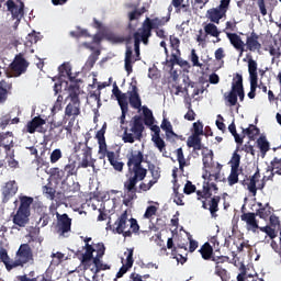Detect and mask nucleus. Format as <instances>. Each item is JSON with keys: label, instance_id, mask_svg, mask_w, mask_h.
Here are the masks:
<instances>
[{"label": "nucleus", "instance_id": "nucleus-10", "mask_svg": "<svg viewBox=\"0 0 281 281\" xmlns=\"http://www.w3.org/2000/svg\"><path fill=\"white\" fill-rule=\"evenodd\" d=\"M231 8V0H221L218 7H213L206 12L207 18L213 23L220 24L223 18H227L228 9Z\"/></svg>", "mask_w": 281, "mask_h": 281}, {"label": "nucleus", "instance_id": "nucleus-19", "mask_svg": "<svg viewBox=\"0 0 281 281\" xmlns=\"http://www.w3.org/2000/svg\"><path fill=\"white\" fill-rule=\"evenodd\" d=\"M220 202H221V196H218V195L211 198L209 203L206 200H203L202 209L210 211L212 217H216L217 212L220 211Z\"/></svg>", "mask_w": 281, "mask_h": 281}, {"label": "nucleus", "instance_id": "nucleus-4", "mask_svg": "<svg viewBox=\"0 0 281 281\" xmlns=\"http://www.w3.org/2000/svg\"><path fill=\"white\" fill-rule=\"evenodd\" d=\"M145 131L144 119L139 114H135L132 119L131 123V132H128V127L125 126L123 133V142L133 144L135 140H142L143 134Z\"/></svg>", "mask_w": 281, "mask_h": 281}, {"label": "nucleus", "instance_id": "nucleus-8", "mask_svg": "<svg viewBox=\"0 0 281 281\" xmlns=\"http://www.w3.org/2000/svg\"><path fill=\"white\" fill-rule=\"evenodd\" d=\"M171 15L168 14L165 18H146L147 19V31H148V40L153 36V30H155L156 35L158 38H166V31L162 26H166L169 23Z\"/></svg>", "mask_w": 281, "mask_h": 281}, {"label": "nucleus", "instance_id": "nucleus-15", "mask_svg": "<svg viewBox=\"0 0 281 281\" xmlns=\"http://www.w3.org/2000/svg\"><path fill=\"white\" fill-rule=\"evenodd\" d=\"M258 213L246 212L241 213L240 218L246 224L247 232L257 233L260 229L259 221L257 218Z\"/></svg>", "mask_w": 281, "mask_h": 281}, {"label": "nucleus", "instance_id": "nucleus-6", "mask_svg": "<svg viewBox=\"0 0 281 281\" xmlns=\"http://www.w3.org/2000/svg\"><path fill=\"white\" fill-rule=\"evenodd\" d=\"M226 100L231 104V106H236L239 101L243 102L246 98L245 89H244V78L239 72L233 78L232 89L227 95H225Z\"/></svg>", "mask_w": 281, "mask_h": 281}, {"label": "nucleus", "instance_id": "nucleus-16", "mask_svg": "<svg viewBox=\"0 0 281 281\" xmlns=\"http://www.w3.org/2000/svg\"><path fill=\"white\" fill-rule=\"evenodd\" d=\"M57 217V232L59 235H65V233L71 232V218L68 213H56Z\"/></svg>", "mask_w": 281, "mask_h": 281}, {"label": "nucleus", "instance_id": "nucleus-7", "mask_svg": "<svg viewBox=\"0 0 281 281\" xmlns=\"http://www.w3.org/2000/svg\"><path fill=\"white\" fill-rule=\"evenodd\" d=\"M31 260H34L32 248L29 243H23L18 250V259L11 263H5V268L8 271H11L13 268H18L19 266L27 265Z\"/></svg>", "mask_w": 281, "mask_h": 281}, {"label": "nucleus", "instance_id": "nucleus-53", "mask_svg": "<svg viewBox=\"0 0 281 281\" xmlns=\"http://www.w3.org/2000/svg\"><path fill=\"white\" fill-rule=\"evenodd\" d=\"M271 214H272V210L269 203H266V205H263L262 209L257 210V215H259V217L261 218L270 217Z\"/></svg>", "mask_w": 281, "mask_h": 281}, {"label": "nucleus", "instance_id": "nucleus-57", "mask_svg": "<svg viewBox=\"0 0 281 281\" xmlns=\"http://www.w3.org/2000/svg\"><path fill=\"white\" fill-rule=\"evenodd\" d=\"M100 54V50L92 52V54L88 57L86 65L89 66V68H93L97 60L99 59Z\"/></svg>", "mask_w": 281, "mask_h": 281}, {"label": "nucleus", "instance_id": "nucleus-25", "mask_svg": "<svg viewBox=\"0 0 281 281\" xmlns=\"http://www.w3.org/2000/svg\"><path fill=\"white\" fill-rule=\"evenodd\" d=\"M92 238H86L85 241H86V252L82 254V257H81V262H89L90 260H93V252L97 251V243L93 244V245H90L89 241H91Z\"/></svg>", "mask_w": 281, "mask_h": 281}, {"label": "nucleus", "instance_id": "nucleus-35", "mask_svg": "<svg viewBox=\"0 0 281 281\" xmlns=\"http://www.w3.org/2000/svg\"><path fill=\"white\" fill-rule=\"evenodd\" d=\"M204 32L206 37L210 35V36H214L215 38H218L221 35V31L218 30L216 24H214V22L212 21L205 24Z\"/></svg>", "mask_w": 281, "mask_h": 281}, {"label": "nucleus", "instance_id": "nucleus-60", "mask_svg": "<svg viewBox=\"0 0 281 281\" xmlns=\"http://www.w3.org/2000/svg\"><path fill=\"white\" fill-rule=\"evenodd\" d=\"M119 106L121 108V110L128 109L127 95L126 93H123L122 90L120 91Z\"/></svg>", "mask_w": 281, "mask_h": 281}, {"label": "nucleus", "instance_id": "nucleus-41", "mask_svg": "<svg viewBox=\"0 0 281 281\" xmlns=\"http://www.w3.org/2000/svg\"><path fill=\"white\" fill-rule=\"evenodd\" d=\"M214 274L220 277L222 281H229L231 280V272L227 269L223 268V266H217L215 268Z\"/></svg>", "mask_w": 281, "mask_h": 281}, {"label": "nucleus", "instance_id": "nucleus-5", "mask_svg": "<svg viewBox=\"0 0 281 281\" xmlns=\"http://www.w3.org/2000/svg\"><path fill=\"white\" fill-rule=\"evenodd\" d=\"M1 146L5 153V161L11 167V169H18L19 161L15 160V143L14 135L12 132H7L1 136Z\"/></svg>", "mask_w": 281, "mask_h": 281}, {"label": "nucleus", "instance_id": "nucleus-1", "mask_svg": "<svg viewBox=\"0 0 281 281\" xmlns=\"http://www.w3.org/2000/svg\"><path fill=\"white\" fill-rule=\"evenodd\" d=\"M127 158V172L125 173L126 180L124 182V193L127 202L138 199L139 181H144L148 173V169L143 166L145 160L143 151H132L126 155Z\"/></svg>", "mask_w": 281, "mask_h": 281}, {"label": "nucleus", "instance_id": "nucleus-30", "mask_svg": "<svg viewBox=\"0 0 281 281\" xmlns=\"http://www.w3.org/2000/svg\"><path fill=\"white\" fill-rule=\"evenodd\" d=\"M267 171L271 172V176H281V156H274L273 160L267 167Z\"/></svg>", "mask_w": 281, "mask_h": 281}, {"label": "nucleus", "instance_id": "nucleus-14", "mask_svg": "<svg viewBox=\"0 0 281 281\" xmlns=\"http://www.w3.org/2000/svg\"><path fill=\"white\" fill-rule=\"evenodd\" d=\"M130 105L135 110L142 108V97L139 95L138 81H131V89L127 91Z\"/></svg>", "mask_w": 281, "mask_h": 281}, {"label": "nucleus", "instance_id": "nucleus-48", "mask_svg": "<svg viewBox=\"0 0 281 281\" xmlns=\"http://www.w3.org/2000/svg\"><path fill=\"white\" fill-rule=\"evenodd\" d=\"M59 74L65 75L69 78L70 82H75L76 78L72 77L71 68L67 64H60Z\"/></svg>", "mask_w": 281, "mask_h": 281}, {"label": "nucleus", "instance_id": "nucleus-23", "mask_svg": "<svg viewBox=\"0 0 281 281\" xmlns=\"http://www.w3.org/2000/svg\"><path fill=\"white\" fill-rule=\"evenodd\" d=\"M246 46L247 50H250L251 53L262 49V45L259 42V35L256 33V31H252L250 35L247 36Z\"/></svg>", "mask_w": 281, "mask_h": 281}, {"label": "nucleus", "instance_id": "nucleus-12", "mask_svg": "<svg viewBox=\"0 0 281 281\" xmlns=\"http://www.w3.org/2000/svg\"><path fill=\"white\" fill-rule=\"evenodd\" d=\"M29 66V60H26L24 54L20 52L10 64V69L13 77H21V75L26 74Z\"/></svg>", "mask_w": 281, "mask_h": 281}, {"label": "nucleus", "instance_id": "nucleus-58", "mask_svg": "<svg viewBox=\"0 0 281 281\" xmlns=\"http://www.w3.org/2000/svg\"><path fill=\"white\" fill-rule=\"evenodd\" d=\"M193 132L198 137L204 136V125L200 120L193 123Z\"/></svg>", "mask_w": 281, "mask_h": 281}, {"label": "nucleus", "instance_id": "nucleus-52", "mask_svg": "<svg viewBox=\"0 0 281 281\" xmlns=\"http://www.w3.org/2000/svg\"><path fill=\"white\" fill-rule=\"evenodd\" d=\"M240 160L241 156L238 154V149L233 153L232 159H231V167L233 169H236L239 172V167H240Z\"/></svg>", "mask_w": 281, "mask_h": 281}, {"label": "nucleus", "instance_id": "nucleus-61", "mask_svg": "<svg viewBox=\"0 0 281 281\" xmlns=\"http://www.w3.org/2000/svg\"><path fill=\"white\" fill-rule=\"evenodd\" d=\"M196 192V186L191 182V180H187V183L184 184L183 188V193L184 194H193Z\"/></svg>", "mask_w": 281, "mask_h": 281}, {"label": "nucleus", "instance_id": "nucleus-63", "mask_svg": "<svg viewBox=\"0 0 281 281\" xmlns=\"http://www.w3.org/2000/svg\"><path fill=\"white\" fill-rule=\"evenodd\" d=\"M180 40L178 38V36H170V46L172 50H176L177 53H181L180 50Z\"/></svg>", "mask_w": 281, "mask_h": 281}, {"label": "nucleus", "instance_id": "nucleus-32", "mask_svg": "<svg viewBox=\"0 0 281 281\" xmlns=\"http://www.w3.org/2000/svg\"><path fill=\"white\" fill-rule=\"evenodd\" d=\"M45 124L46 122L44 119H41V116H34V119L26 124V132H29L30 134H34V132H36V128L42 127V125Z\"/></svg>", "mask_w": 281, "mask_h": 281}, {"label": "nucleus", "instance_id": "nucleus-31", "mask_svg": "<svg viewBox=\"0 0 281 281\" xmlns=\"http://www.w3.org/2000/svg\"><path fill=\"white\" fill-rule=\"evenodd\" d=\"M202 161L205 169H209L214 161V151H212V149H209V147H203Z\"/></svg>", "mask_w": 281, "mask_h": 281}, {"label": "nucleus", "instance_id": "nucleus-11", "mask_svg": "<svg viewBox=\"0 0 281 281\" xmlns=\"http://www.w3.org/2000/svg\"><path fill=\"white\" fill-rule=\"evenodd\" d=\"M112 232L117 233V235H123L125 238H131L133 236V233L130 229L128 213L126 210L121 213L120 217L114 222Z\"/></svg>", "mask_w": 281, "mask_h": 281}, {"label": "nucleus", "instance_id": "nucleus-46", "mask_svg": "<svg viewBox=\"0 0 281 281\" xmlns=\"http://www.w3.org/2000/svg\"><path fill=\"white\" fill-rule=\"evenodd\" d=\"M87 150H88V154H85L82 155V160H81V164H80V167H82V169H87L88 167H91V161H89V158L92 157V147H89V145L87 146Z\"/></svg>", "mask_w": 281, "mask_h": 281}, {"label": "nucleus", "instance_id": "nucleus-27", "mask_svg": "<svg viewBox=\"0 0 281 281\" xmlns=\"http://www.w3.org/2000/svg\"><path fill=\"white\" fill-rule=\"evenodd\" d=\"M13 223L16 224L19 227H25L29 223L26 214L24 210L22 209V205L20 203V206L18 207V212L13 216Z\"/></svg>", "mask_w": 281, "mask_h": 281}, {"label": "nucleus", "instance_id": "nucleus-64", "mask_svg": "<svg viewBox=\"0 0 281 281\" xmlns=\"http://www.w3.org/2000/svg\"><path fill=\"white\" fill-rule=\"evenodd\" d=\"M212 184L210 182H204L203 184V196L206 202L207 199H212Z\"/></svg>", "mask_w": 281, "mask_h": 281}, {"label": "nucleus", "instance_id": "nucleus-9", "mask_svg": "<svg viewBox=\"0 0 281 281\" xmlns=\"http://www.w3.org/2000/svg\"><path fill=\"white\" fill-rule=\"evenodd\" d=\"M248 74L250 82V91L248 92L249 99L256 98L257 87H259L258 63L254 57L248 59Z\"/></svg>", "mask_w": 281, "mask_h": 281}, {"label": "nucleus", "instance_id": "nucleus-18", "mask_svg": "<svg viewBox=\"0 0 281 281\" xmlns=\"http://www.w3.org/2000/svg\"><path fill=\"white\" fill-rule=\"evenodd\" d=\"M5 5L8 8V11L11 12V16L13 20L21 21L24 15V3L21 2L20 7L16 5V3L13 0H8L5 2Z\"/></svg>", "mask_w": 281, "mask_h": 281}, {"label": "nucleus", "instance_id": "nucleus-26", "mask_svg": "<svg viewBox=\"0 0 281 281\" xmlns=\"http://www.w3.org/2000/svg\"><path fill=\"white\" fill-rule=\"evenodd\" d=\"M108 161H110V165H112L116 172H123L125 164L120 159V156L115 155L114 151L108 153Z\"/></svg>", "mask_w": 281, "mask_h": 281}, {"label": "nucleus", "instance_id": "nucleus-45", "mask_svg": "<svg viewBox=\"0 0 281 281\" xmlns=\"http://www.w3.org/2000/svg\"><path fill=\"white\" fill-rule=\"evenodd\" d=\"M148 170L151 173V178L156 184V182H158L161 177V169L155 164H148Z\"/></svg>", "mask_w": 281, "mask_h": 281}, {"label": "nucleus", "instance_id": "nucleus-62", "mask_svg": "<svg viewBox=\"0 0 281 281\" xmlns=\"http://www.w3.org/2000/svg\"><path fill=\"white\" fill-rule=\"evenodd\" d=\"M60 158H63L61 149L57 148L54 149L53 153H50V164H57Z\"/></svg>", "mask_w": 281, "mask_h": 281}, {"label": "nucleus", "instance_id": "nucleus-56", "mask_svg": "<svg viewBox=\"0 0 281 281\" xmlns=\"http://www.w3.org/2000/svg\"><path fill=\"white\" fill-rule=\"evenodd\" d=\"M108 153L111 151L108 150L106 138H103V140L99 143L100 159H104L105 157H108Z\"/></svg>", "mask_w": 281, "mask_h": 281}, {"label": "nucleus", "instance_id": "nucleus-42", "mask_svg": "<svg viewBox=\"0 0 281 281\" xmlns=\"http://www.w3.org/2000/svg\"><path fill=\"white\" fill-rule=\"evenodd\" d=\"M43 193L46 196V199L53 201L56 199L57 191L55 188H53L52 182H49L48 184L43 186Z\"/></svg>", "mask_w": 281, "mask_h": 281}, {"label": "nucleus", "instance_id": "nucleus-54", "mask_svg": "<svg viewBox=\"0 0 281 281\" xmlns=\"http://www.w3.org/2000/svg\"><path fill=\"white\" fill-rule=\"evenodd\" d=\"M151 140H154L156 148H158L160 153L166 151V143L160 134H158L157 137H151Z\"/></svg>", "mask_w": 281, "mask_h": 281}, {"label": "nucleus", "instance_id": "nucleus-59", "mask_svg": "<svg viewBox=\"0 0 281 281\" xmlns=\"http://www.w3.org/2000/svg\"><path fill=\"white\" fill-rule=\"evenodd\" d=\"M134 248H127V255H126V268L128 269L133 268L134 266Z\"/></svg>", "mask_w": 281, "mask_h": 281}, {"label": "nucleus", "instance_id": "nucleus-39", "mask_svg": "<svg viewBox=\"0 0 281 281\" xmlns=\"http://www.w3.org/2000/svg\"><path fill=\"white\" fill-rule=\"evenodd\" d=\"M145 12H148L147 7H140V9H134V11L128 12V21H138Z\"/></svg>", "mask_w": 281, "mask_h": 281}, {"label": "nucleus", "instance_id": "nucleus-13", "mask_svg": "<svg viewBox=\"0 0 281 281\" xmlns=\"http://www.w3.org/2000/svg\"><path fill=\"white\" fill-rule=\"evenodd\" d=\"M95 251H97V255L93 258V265L95 267L94 274L100 273V271H106L108 269H111V266H109V263H103L101 260L106 251V247L104 246V243H97Z\"/></svg>", "mask_w": 281, "mask_h": 281}, {"label": "nucleus", "instance_id": "nucleus-43", "mask_svg": "<svg viewBox=\"0 0 281 281\" xmlns=\"http://www.w3.org/2000/svg\"><path fill=\"white\" fill-rule=\"evenodd\" d=\"M257 146L260 149V151L266 155V153L270 149V143L267 140V137L262 136L257 138Z\"/></svg>", "mask_w": 281, "mask_h": 281}, {"label": "nucleus", "instance_id": "nucleus-24", "mask_svg": "<svg viewBox=\"0 0 281 281\" xmlns=\"http://www.w3.org/2000/svg\"><path fill=\"white\" fill-rule=\"evenodd\" d=\"M104 38L112 44H131L133 37L131 35L123 36L116 33H105Z\"/></svg>", "mask_w": 281, "mask_h": 281}, {"label": "nucleus", "instance_id": "nucleus-37", "mask_svg": "<svg viewBox=\"0 0 281 281\" xmlns=\"http://www.w3.org/2000/svg\"><path fill=\"white\" fill-rule=\"evenodd\" d=\"M65 169V180L67 181L68 177L76 176L78 173L77 161L69 160L68 164L64 167Z\"/></svg>", "mask_w": 281, "mask_h": 281}, {"label": "nucleus", "instance_id": "nucleus-22", "mask_svg": "<svg viewBox=\"0 0 281 281\" xmlns=\"http://www.w3.org/2000/svg\"><path fill=\"white\" fill-rule=\"evenodd\" d=\"M260 179V172L259 170H257L251 177H249V179L247 180H241V184L243 186H247V190L249 191V193L252 194V196H257V183Z\"/></svg>", "mask_w": 281, "mask_h": 281}, {"label": "nucleus", "instance_id": "nucleus-28", "mask_svg": "<svg viewBox=\"0 0 281 281\" xmlns=\"http://www.w3.org/2000/svg\"><path fill=\"white\" fill-rule=\"evenodd\" d=\"M187 146L188 148H193L194 151L201 150L204 147L202 146V137H199L194 131L193 134L190 135L187 139Z\"/></svg>", "mask_w": 281, "mask_h": 281}, {"label": "nucleus", "instance_id": "nucleus-50", "mask_svg": "<svg viewBox=\"0 0 281 281\" xmlns=\"http://www.w3.org/2000/svg\"><path fill=\"white\" fill-rule=\"evenodd\" d=\"M229 261H231V257H228L227 255L214 254L213 262L215 263V268H217V266L225 265V262H229Z\"/></svg>", "mask_w": 281, "mask_h": 281}, {"label": "nucleus", "instance_id": "nucleus-29", "mask_svg": "<svg viewBox=\"0 0 281 281\" xmlns=\"http://www.w3.org/2000/svg\"><path fill=\"white\" fill-rule=\"evenodd\" d=\"M199 251L202 256V259L214 261V247H212L211 243H204V245L201 246Z\"/></svg>", "mask_w": 281, "mask_h": 281}, {"label": "nucleus", "instance_id": "nucleus-3", "mask_svg": "<svg viewBox=\"0 0 281 281\" xmlns=\"http://www.w3.org/2000/svg\"><path fill=\"white\" fill-rule=\"evenodd\" d=\"M68 98H70V102L65 108L63 122L64 124H67L69 120L68 125L65 126V130L68 132V134H71L76 119L81 115L80 87L70 86Z\"/></svg>", "mask_w": 281, "mask_h": 281}, {"label": "nucleus", "instance_id": "nucleus-55", "mask_svg": "<svg viewBox=\"0 0 281 281\" xmlns=\"http://www.w3.org/2000/svg\"><path fill=\"white\" fill-rule=\"evenodd\" d=\"M238 181H239V172L236 168L232 167L228 176V184L234 186V184H237Z\"/></svg>", "mask_w": 281, "mask_h": 281}, {"label": "nucleus", "instance_id": "nucleus-33", "mask_svg": "<svg viewBox=\"0 0 281 281\" xmlns=\"http://www.w3.org/2000/svg\"><path fill=\"white\" fill-rule=\"evenodd\" d=\"M33 202H34V198L32 196H20V205L25 213L27 222L31 215V205Z\"/></svg>", "mask_w": 281, "mask_h": 281}, {"label": "nucleus", "instance_id": "nucleus-34", "mask_svg": "<svg viewBox=\"0 0 281 281\" xmlns=\"http://www.w3.org/2000/svg\"><path fill=\"white\" fill-rule=\"evenodd\" d=\"M241 132H243V142L246 136H248L249 139H256V136H259L260 134L258 126L254 124H250L249 126H247V128H241Z\"/></svg>", "mask_w": 281, "mask_h": 281}, {"label": "nucleus", "instance_id": "nucleus-2", "mask_svg": "<svg viewBox=\"0 0 281 281\" xmlns=\"http://www.w3.org/2000/svg\"><path fill=\"white\" fill-rule=\"evenodd\" d=\"M134 38V52L135 57H133V48L127 46L125 52V69L128 75L133 74V63L140 59V44H149V33H148V21L147 18L144 20L142 27L135 31L133 34Z\"/></svg>", "mask_w": 281, "mask_h": 281}, {"label": "nucleus", "instance_id": "nucleus-21", "mask_svg": "<svg viewBox=\"0 0 281 281\" xmlns=\"http://www.w3.org/2000/svg\"><path fill=\"white\" fill-rule=\"evenodd\" d=\"M18 191H19V187L15 180H10L9 182H7L2 190V194H3L2 202L3 203L9 202V200L13 199V196L18 193Z\"/></svg>", "mask_w": 281, "mask_h": 281}, {"label": "nucleus", "instance_id": "nucleus-20", "mask_svg": "<svg viewBox=\"0 0 281 281\" xmlns=\"http://www.w3.org/2000/svg\"><path fill=\"white\" fill-rule=\"evenodd\" d=\"M226 36L234 49L239 50V56H243V54L246 52V44L244 40H241V36L237 33H226Z\"/></svg>", "mask_w": 281, "mask_h": 281}, {"label": "nucleus", "instance_id": "nucleus-40", "mask_svg": "<svg viewBox=\"0 0 281 281\" xmlns=\"http://www.w3.org/2000/svg\"><path fill=\"white\" fill-rule=\"evenodd\" d=\"M11 90H12V83L5 80H2L1 81V102L7 101L8 94L12 93Z\"/></svg>", "mask_w": 281, "mask_h": 281}, {"label": "nucleus", "instance_id": "nucleus-17", "mask_svg": "<svg viewBox=\"0 0 281 281\" xmlns=\"http://www.w3.org/2000/svg\"><path fill=\"white\" fill-rule=\"evenodd\" d=\"M160 128H162V131H165L166 138L170 143H176L177 139H181L182 138V135L176 134V132L173 131L172 123L169 122V120H167V119H164L161 121Z\"/></svg>", "mask_w": 281, "mask_h": 281}, {"label": "nucleus", "instance_id": "nucleus-44", "mask_svg": "<svg viewBox=\"0 0 281 281\" xmlns=\"http://www.w3.org/2000/svg\"><path fill=\"white\" fill-rule=\"evenodd\" d=\"M89 139L90 137H86L83 143H76L74 146V151L75 153H82V155H88V145H89Z\"/></svg>", "mask_w": 281, "mask_h": 281}, {"label": "nucleus", "instance_id": "nucleus-47", "mask_svg": "<svg viewBox=\"0 0 281 281\" xmlns=\"http://www.w3.org/2000/svg\"><path fill=\"white\" fill-rule=\"evenodd\" d=\"M176 155H177V160L180 165V170L183 172V170L188 164L186 161V156L182 150V147H178V149L176 150Z\"/></svg>", "mask_w": 281, "mask_h": 281}, {"label": "nucleus", "instance_id": "nucleus-38", "mask_svg": "<svg viewBox=\"0 0 281 281\" xmlns=\"http://www.w3.org/2000/svg\"><path fill=\"white\" fill-rule=\"evenodd\" d=\"M143 113H144V124L147 125L148 127H151V125L155 124V117H154L153 111L149 110L147 105H144Z\"/></svg>", "mask_w": 281, "mask_h": 281}, {"label": "nucleus", "instance_id": "nucleus-49", "mask_svg": "<svg viewBox=\"0 0 281 281\" xmlns=\"http://www.w3.org/2000/svg\"><path fill=\"white\" fill-rule=\"evenodd\" d=\"M228 131L234 136V139L237 144L244 143V137H243V135H239L238 132L236 131V125L234 122L231 123V125H228Z\"/></svg>", "mask_w": 281, "mask_h": 281}, {"label": "nucleus", "instance_id": "nucleus-36", "mask_svg": "<svg viewBox=\"0 0 281 281\" xmlns=\"http://www.w3.org/2000/svg\"><path fill=\"white\" fill-rule=\"evenodd\" d=\"M180 56H181V53L172 50L170 59L166 60V65L168 66V68H170L172 70V69H175L176 65L181 66L182 64H181Z\"/></svg>", "mask_w": 281, "mask_h": 281}, {"label": "nucleus", "instance_id": "nucleus-51", "mask_svg": "<svg viewBox=\"0 0 281 281\" xmlns=\"http://www.w3.org/2000/svg\"><path fill=\"white\" fill-rule=\"evenodd\" d=\"M50 176L55 177L58 181H66V176H65V168L64 170L60 168H50Z\"/></svg>", "mask_w": 281, "mask_h": 281}]
</instances>
